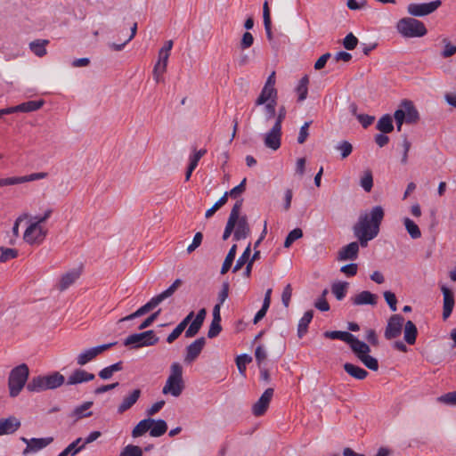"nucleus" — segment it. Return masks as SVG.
<instances>
[{
  "label": "nucleus",
  "mask_w": 456,
  "mask_h": 456,
  "mask_svg": "<svg viewBox=\"0 0 456 456\" xmlns=\"http://www.w3.org/2000/svg\"><path fill=\"white\" fill-rule=\"evenodd\" d=\"M384 216L381 206H375L360 214L358 221L353 227L354 235L358 239L359 246L367 247L368 242L378 236Z\"/></svg>",
  "instance_id": "f257e3e1"
},
{
  "label": "nucleus",
  "mask_w": 456,
  "mask_h": 456,
  "mask_svg": "<svg viewBox=\"0 0 456 456\" xmlns=\"http://www.w3.org/2000/svg\"><path fill=\"white\" fill-rule=\"evenodd\" d=\"M53 209L47 208L45 210L42 216H29V225L27 227L23 239L29 244L41 243L46 234L47 229H45L42 224L45 223L52 215Z\"/></svg>",
  "instance_id": "f03ea898"
},
{
  "label": "nucleus",
  "mask_w": 456,
  "mask_h": 456,
  "mask_svg": "<svg viewBox=\"0 0 456 456\" xmlns=\"http://www.w3.org/2000/svg\"><path fill=\"white\" fill-rule=\"evenodd\" d=\"M64 382V376L58 371H54L50 375L32 378L26 387L29 392H41L58 388L62 386Z\"/></svg>",
  "instance_id": "7ed1b4c3"
},
{
  "label": "nucleus",
  "mask_w": 456,
  "mask_h": 456,
  "mask_svg": "<svg viewBox=\"0 0 456 456\" xmlns=\"http://www.w3.org/2000/svg\"><path fill=\"white\" fill-rule=\"evenodd\" d=\"M396 29L401 36L407 38L421 37L428 33L425 24L413 17L400 19Z\"/></svg>",
  "instance_id": "20e7f679"
},
{
  "label": "nucleus",
  "mask_w": 456,
  "mask_h": 456,
  "mask_svg": "<svg viewBox=\"0 0 456 456\" xmlns=\"http://www.w3.org/2000/svg\"><path fill=\"white\" fill-rule=\"evenodd\" d=\"M184 388L183 380V367L179 362H173L170 366V374L163 387L164 395H171L178 397Z\"/></svg>",
  "instance_id": "39448f33"
},
{
  "label": "nucleus",
  "mask_w": 456,
  "mask_h": 456,
  "mask_svg": "<svg viewBox=\"0 0 456 456\" xmlns=\"http://www.w3.org/2000/svg\"><path fill=\"white\" fill-rule=\"evenodd\" d=\"M29 375V370L26 363H21L14 367L8 378V387L10 396L16 397L19 395Z\"/></svg>",
  "instance_id": "423d86ee"
},
{
  "label": "nucleus",
  "mask_w": 456,
  "mask_h": 456,
  "mask_svg": "<svg viewBox=\"0 0 456 456\" xmlns=\"http://www.w3.org/2000/svg\"><path fill=\"white\" fill-rule=\"evenodd\" d=\"M394 117L397 131H401L403 122L412 124L416 123L419 118L417 109L414 107L413 103L408 100L402 102L400 107L395 111Z\"/></svg>",
  "instance_id": "0eeeda50"
},
{
  "label": "nucleus",
  "mask_w": 456,
  "mask_h": 456,
  "mask_svg": "<svg viewBox=\"0 0 456 456\" xmlns=\"http://www.w3.org/2000/svg\"><path fill=\"white\" fill-rule=\"evenodd\" d=\"M159 338L156 336L153 330H146L141 333H134L126 337L124 340V346L132 348H140L156 345Z\"/></svg>",
  "instance_id": "6e6552de"
},
{
  "label": "nucleus",
  "mask_w": 456,
  "mask_h": 456,
  "mask_svg": "<svg viewBox=\"0 0 456 456\" xmlns=\"http://www.w3.org/2000/svg\"><path fill=\"white\" fill-rule=\"evenodd\" d=\"M359 344L360 346H353V353L368 369L374 371L378 370V360L369 354L370 352V346L363 341H360Z\"/></svg>",
  "instance_id": "1a4fd4ad"
},
{
  "label": "nucleus",
  "mask_w": 456,
  "mask_h": 456,
  "mask_svg": "<svg viewBox=\"0 0 456 456\" xmlns=\"http://www.w3.org/2000/svg\"><path fill=\"white\" fill-rule=\"evenodd\" d=\"M441 4V0L420 4L411 3L407 6V12L412 17H423L436 12Z\"/></svg>",
  "instance_id": "9d476101"
},
{
  "label": "nucleus",
  "mask_w": 456,
  "mask_h": 456,
  "mask_svg": "<svg viewBox=\"0 0 456 456\" xmlns=\"http://www.w3.org/2000/svg\"><path fill=\"white\" fill-rule=\"evenodd\" d=\"M117 342H112L109 344H103L97 346H94L91 348H87L77 354L76 361L77 364L79 366H84L96 358L99 354H102L104 351L110 349L113 346H115Z\"/></svg>",
  "instance_id": "9b49d317"
},
{
  "label": "nucleus",
  "mask_w": 456,
  "mask_h": 456,
  "mask_svg": "<svg viewBox=\"0 0 456 456\" xmlns=\"http://www.w3.org/2000/svg\"><path fill=\"white\" fill-rule=\"evenodd\" d=\"M404 324V318L401 314H393L387 322L385 330V338L391 340L398 338L402 333V329Z\"/></svg>",
  "instance_id": "f8f14e48"
},
{
  "label": "nucleus",
  "mask_w": 456,
  "mask_h": 456,
  "mask_svg": "<svg viewBox=\"0 0 456 456\" xmlns=\"http://www.w3.org/2000/svg\"><path fill=\"white\" fill-rule=\"evenodd\" d=\"M48 175L45 172H37L21 176H11L6 178H0V187L15 185L37 180L46 178Z\"/></svg>",
  "instance_id": "ddd939ff"
},
{
  "label": "nucleus",
  "mask_w": 456,
  "mask_h": 456,
  "mask_svg": "<svg viewBox=\"0 0 456 456\" xmlns=\"http://www.w3.org/2000/svg\"><path fill=\"white\" fill-rule=\"evenodd\" d=\"M264 144L266 148L277 151L281 145V128L273 124L272 128L263 134Z\"/></svg>",
  "instance_id": "4468645a"
},
{
  "label": "nucleus",
  "mask_w": 456,
  "mask_h": 456,
  "mask_svg": "<svg viewBox=\"0 0 456 456\" xmlns=\"http://www.w3.org/2000/svg\"><path fill=\"white\" fill-rule=\"evenodd\" d=\"M273 395V388H267L265 391L262 394L260 398L253 404L252 406V413L256 416H262L265 414L266 410L269 407L270 402Z\"/></svg>",
  "instance_id": "2eb2a0df"
},
{
  "label": "nucleus",
  "mask_w": 456,
  "mask_h": 456,
  "mask_svg": "<svg viewBox=\"0 0 456 456\" xmlns=\"http://www.w3.org/2000/svg\"><path fill=\"white\" fill-rule=\"evenodd\" d=\"M206 345V338L204 337L199 338L186 346V354L184 357V362L187 363H191L194 362L201 351L203 350Z\"/></svg>",
  "instance_id": "dca6fc26"
},
{
  "label": "nucleus",
  "mask_w": 456,
  "mask_h": 456,
  "mask_svg": "<svg viewBox=\"0 0 456 456\" xmlns=\"http://www.w3.org/2000/svg\"><path fill=\"white\" fill-rule=\"evenodd\" d=\"M323 336L326 338L330 339H339L350 346L351 350H353V346H360L359 340L356 337L351 334L348 331H341V330H333V331H325Z\"/></svg>",
  "instance_id": "f3484780"
},
{
  "label": "nucleus",
  "mask_w": 456,
  "mask_h": 456,
  "mask_svg": "<svg viewBox=\"0 0 456 456\" xmlns=\"http://www.w3.org/2000/svg\"><path fill=\"white\" fill-rule=\"evenodd\" d=\"M161 302H163V301L159 297V295H157V296L153 297L145 305H143L142 306L138 308L134 313H133L124 318H121L119 320V322L130 321L134 318L142 316V315L146 314L147 313H149L150 311H151L152 309H154L156 306H158Z\"/></svg>",
  "instance_id": "a211bd4d"
},
{
  "label": "nucleus",
  "mask_w": 456,
  "mask_h": 456,
  "mask_svg": "<svg viewBox=\"0 0 456 456\" xmlns=\"http://www.w3.org/2000/svg\"><path fill=\"white\" fill-rule=\"evenodd\" d=\"M441 290L444 296L443 319L446 320L452 314L454 307V294L450 289H448L444 285L441 286Z\"/></svg>",
  "instance_id": "6ab92c4d"
},
{
  "label": "nucleus",
  "mask_w": 456,
  "mask_h": 456,
  "mask_svg": "<svg viewBox=\"0 0 456 456\" xmlns=\"http://www.w3.org/2000/svg\"><path fill=\"white\" fill-rule=\"evenodd\" d=\"M95 378L94 374L87 372L83 369H76L68 378L66 384L68 386H73L94 380Z\"/></svg>",
  "instance_id": "aec40b11"
},
{
  "label": "nucleus",
  "mask_w": 456,
  "mask_h": 456,
  "mask_svg": "<svg viewBox=\"0 0 456 456\" xmlns=\"http://www.w3.org/2000/svg\"><path fill=\"white\" fill-rule=\"evenodd\" d=\"M359 244L353 241L340 248L338 254V261L355 260L358 257Z\"/></svg>",
  "instance_id": "412c9836"
},
{
  "label": "nucleus",
  "mask_w": 456,
  "mask_h": 456,
  "mask_svg": "<svg viewBox=\"0 0 456 456\" xmlns=\"http://www.w3.org/2000/svg\"><path fill=\"white\" fill-rule=\"evenodd\" d=\"M351 301L354 305H370L374 306L378 303V296L368 290H363L351 297Z\"/></svg>",
  "instance_id": "4be33fe9"
},
{
  "label": "nucleus",
  "mask_w": 456,
  "mask_h": 456,
  "mask_svg": "<svg viewBox=\"0 0 456 456\" xmlns=\"http://www.w3.org/2000/svg\"><path fill=\"white\" fill-rule=\"evenodd\" d=\"M234 229V240H240L246 239L249 235L250 228L248 224V219L246 216H241L240 219H238Z\"/></svg>",
  "instance_id": "5701e85b"
},
{
  "label": "nucleus",
  "mask_w": 456,
  "mask_h": 456,
  "mask_svg": "<svg viewBox=\"0 0 456 456\" xmlns=\"http://www.w3.org/2000/svg\"><path fill=\"white\" fill-rule=\"evenodd\" d=\"M93 403H94L92 401L83 403L81 405L75 407L69 414V417L73 419L74 422H77L83 418L91 417L93 412L88 410L92 407Z\"/></svg>",
  "instance_id": "b1692460"
},
{
  "label": "nucleus",
  "mask_w": 456,
  "mask_h": 456,
  "mask_svg": "<svg viewBox=\"0 0 456 456\" xmlns=\"http://www.w3.org/2000/svg\"><path fill=\"white\" fill-rule=\"evenodd\" d=\"M20 427V421L15 417L0 419V436L13 434Z\"/></svg>",
  "instance_id": "393cba45"
},
{
  "label": "nucleus",
  "mask_w": 456,
  "mask_h": 456,
  "mask_svg": "<svg viewBox=\"0 0 456 456\" xmlns=\"http://www.w3.org/2000/svg\"><path fill=\"white\" fill-rule=\"evenodd\" d=\"M194 317V312H190L185 318L174 329V330L167 336V342L168 344H172L175 339H177L183 331L189 325L192 318Z\"/></svg>",
  "instance_id": "a878e982"
},
{
  "label": "nucleus",
  "mask_w": 456,
  "mask_h": 456,
  "mask_svg": "<svg viewBox=\"0 0 456 456\" xmlns=\"http://www.w3.org/2000/svg\"><path fill=\"white\" fill-rule=\"evenodd\" d=\"M141 390L134 389L128 395L125 396L118 407V413L122 414L129 410L140 398Z\"/></svg>",
  "instance_id": "bb28decb"
},
{
  "label": "nucleus",
  "mask_w": 456,
  "mask_h": 456,
  "mask_svg": "<svg viewBox=\"0 0 456 456\" xmlns=\"http://www.w3.org/2000/svg\"><path fill=\"white\" fill-rule=\"evenodd\" d=\"M81 274V268L73 269L65 274H63L61 278L59 283L60 290L63 291L67 289L70 285H72Z\"/></svg>",
  "instance_id": "cd10ccee"
},
{
  "label": "nucleus",
  "mask_w": 456,
  "mask_h": 456,
  "mask_svg": "<svg viewBox=\"0 0 456 456\" xmlns=\"http://www.w3.org/2000/svg\"><path fill=\"white\" fill-rule=\"evenodd\" d=\"M276 98L277 90L275 87H268L264 86L259 96L256 100V105L259 106L269 102L276 101Z\"/></svg>",
  "instance_id": "c85d7f7f"
},
{
  "label": "nucleus",
  "mask_w": 456,
  "mask_h": 456,
  "mask_svg": "<svg viewBox=\"0 0 456 456\" xmlns=\"http://www.w3.org/2000/svg\"><path fill=\"white\" fill-rule=\"evenodd\" d=\"M343 367L348 375L359 380L366 379L369 374L366 370L350 362H346Z\"/></svg>",
  "instance_id": "c756f323"
},
{
  "label": "nucleus",
  "mask_w": 456,
  "mask_h": 456,
  "mask_svg": "<svg viewBox=\"0 0 456 456\" xmlns=\"http://www.w3.org/2000/svg\"><path fill=\"white\" fill-rule=\"evenodd\" d=\"M53 438L49 436V437H45V438H31L30 439V447H26L25 450L23 451V454H27L30 451H34V452H37L45 447H46L47 445H49L51 443H53Z\"/></svg>",
  "instance_id": "7c9ffc66"
},
{
  "label": "nucleus",
  "mask_w": 456,
  "mask_h": 456,
  "mask_svg": "<svg viewBox=\"0 0 456 456\" xmlns=\"http://www.w3.org/2000/svg\"><path fill=\"white\" fill-rule=\"evenodd\" d=\"M314 316V311L308 310L306 311L302 318L298 322L297 325V336L299 338H302L308 330V325L311 322Z\"/></svg>",
  "instance_id": "2f4dec72"
},
{
  "label": "nucleus",
  "mask_w": 456,
  "mask_h": 456,
  "mask_svg": "<svg viewBox=\"0 0 456 456\" xmlns=\"http://www.w3.org/2000/svg\"><path fill=\"white\" fill-rule=\"evenodd\" d=\"M403 223L404 224L405 230L412 240H417L421 237V231L419 225L411 218L403 217Z\"/></svg>",
  "instance_id": "473e14b6"
},
{
  "label": "nucleus",
  "mask_w": 456,
  "mask_h": 456,
  "mask_svg": "<svg viewBox=\"0 0 456 456\" xmlns=\"http://www.w3.org/2000/svg\"><path fill=\"white\" fill-rule=\"evenodd\" d=\"M404 340L409 345H414L418 335L416 325L411 321H407L404 324Z\"/></svg>",
  "instance_id": "72a5a7b5"
},
{
  "label": "nucleus",
  "mask_w": 456,
  "mask_h": 456,
  "mask_svg": "<svg viewBox=\"0 0 456 456\" xmlns=\"http://www.w3.org/2000/svg\"><path fill=\"white\" fill-rule=\"evenodd\" d=\"M153 419L147 418L144 419L134 428L132 430V436L133 437H139L144 435L147 431H150V428L152 426Z\"/></svg>",
  "instance_id": "f704fd0d"
},
{
  "label": "nucleus",
  "mask_w": 456,
  "mask_h": 456,
  "mask_svg": "<svg viewBox=\"0 0 456 456\" xmlns=\"http://www.w3.org/2000/svg\"><path fill=\"white\" fill-rule=\"evenodd\" d=\"M167 430V424L164 419H154L152 426L150 428V436L152 437H159L163 436Z\"/></svg>",
  "instance_id": "c9c22d12"
},
{
  "label": "nucleus",
  "mask_w": 456,
  "mask_h": 456,
  "mask_svg": "<svg viewBox=\"0 0 456 456\" xmlns=\"http://www.w3.org/2000/svg\"><path fill=\"white\" fill-rule=\"evenodd\" d=\"M376 127L384 134L392 132L394 129L392 117L388 114L382 116L379 119Z\"/></svg>",
  "instance_id": "e433bc0d"
},
{
  "label": "nucleus",
  "mask_w": 456,
  "mask_h": 456,
  "mask_svg": "<svg viewBox=\"0 0 456 456\" xmlns=\"http://www.w3.org/2000/svg\"><path fill=\"white\" fill-rule=\"evenodd\" d=\"M348 283L346 281H338L332 284L331 291L338 300H342L347 291Z\"/></svg>",
  "instance_id": "4c0bfd02"
},
{
  "label": "nucleus",
  "mask_w": 456,
  "mask_h": 456,
  "mask_svg": "<svg viewBox=\"0 0 456 456\" xmlns=\"http://www.w3.org/2000/svg\"><path fill=\"white\" fill-rule=\"evenodd\" d=\"M47 44V40H36L29 44V48L35 55L37 57H43L46 54L45 46Z\"/></svg>",
  "instance_id": "58836bf2"
},
{
  "label": "nucleus",
  "mask_w": 456,
  "mask_h": 456,
  "mask_svg": "<svg viewBox=\"0 0 456 456\" xmlns=\"http://www.w3.org/2000/svg\"><path fill=\"white\" fill-rule=\"evenodd\" d=\"M45 104L44 100L28 101L20 105V112H33L41 109Z\"/></svg>",
  "instance_id": "ea45409f"
},
{
  "label": "nucleus",
  "mask_w": 456,
  "mask_h": 456,
  "mask_svg": "<svg viewBox=\"0 0 456 456\" xmlns=\"http://www.w3.org/2000/svg\"><path fill=\"white\" fill-rule=\"evenodd\" d=\"M237 245H232L230 248L221 268V274H225L232 265L236 256Z\"/></svg>",
  "instance_id": "a19ab883"
},
{
  "label": "nucleus",
  "mask_w": 456,
  "mask_h": 456,
  "mask_svg": "<svg viewBox=\"0 0 456 456\" xmlns=\"http://www.w3.org/2000/svg\"><path fill=\"white\" fill-rule=\"evenodd\" d=\"M308 83H309V78L307 76H304L298 82L296 91L298 95V101H300V102L305 100L307 97Z\"/></svg>",
  "instance_id": "79ce46f5"
},
{
  "label": "nucleus",
  "mask_w": 456,
  "mask_h": 456,
  "mask_svg": "<svg viewBox=\"0 0 456 456\" xmlns=\"http://www.w3.org/2000/svg\"><path fill=\"white\" fill-rule=\"evenodd\" d=\"M136 31H137V23H134V25L131 27V33H130L129 37L121 44L109 43L108 44L109 48L113 51H117V52L122 51L125 48L126 45L134 37V36L136 35Z\"/></svg>",
  "instance_id": "37998d69"
},
{
  "label": "nucleus",
  "mask_w": 456,
  "mask_h": 456,
  "mask_svg": "<svg viewBox=\"0 0 456 456\" xmlns=\"http://www.w3.org/2000/svg\"><path fill=\"white\" fill-rule=\"evenodd\" d=\"M250 253H251L250 244H248V247L246 248V249L244 250V252L242 253V255L236 261V264L232 269V273H237L239 270H240L242 268V266L245 264L248 263Z\"/></svg>",
  "instance_id": "c03bdc74"
},
{
  "label": "nucleus",
  "mask_w": 456,
  "mask_h": 456,
  "mask_svg": "<svg viewBox=\"0 0 456 456\" xmlns=\"http://www.w3.org/2000/svg\"><path fill=\"white\" fill-rule=\"evenodd\" d=\"M252 362V357L247 354H242L236 358V365L242 376L246 373V365Z\"/></svg>",
  "instance_id": "a18cd8bd"
},
{
  "label": "nucleus",
  "mask_w": 456,
  "mask_h": 456,
  "mask_svg": "<svg viewBox=\"0 0 456 456\" xmlns=\"http://www.w3.org/2000/svg\"><path fill=\"white\" fill-rule=\"evenodd\" d=\"M182 284L183 281L181 279H176L167 289L159 294V297L162 301H164L170 297Z\"/></svg>",
  "instance_id": "49530a36"
},
{
  "label": "nucleus",
  "mask_w": 456,
  "mask_h": 456,
  "mask_svg": "<svg viewBox=\"0 0 456 456\" xmlns=\"http://www.w3.org/2000/svg\"><path fill=\"white\" fill-rule=\"evenodd\" d=\"M360 185L362 188L366 191H370L373 185V178L372 174L370 170H366L363 172L362 176L360 180Z\"/></svg>",
  "instance_id": "de8ad7c7"
},
{
  "label": "nucleus",
  "mask_w": 456,
  "mask_h": 456,
  "mask_svg": "<svg viewBox=\"0 0 456 456\" xmlns=\"http://www.w3.org/2000/svg\"><path fill=\"white\" fill-rule=\"evenodd\" d=\"M302 236H303V232L300 228L293 229L287 235L285 241H284V247L289 248L295 240L300 239Z\"/></svg>",
  "instance_id": "09e8293b"
},
{
  "label": "nucleus",
  "mask_w": 456,
  "mask_h": 456,
  "mask_svg": "<svg viewBox=\"0 0 456 456\" xmlns=\"http://www.w3.org/2000/svg\"><path fill=\"white\" fill-rule=\"evenodd\" d=\"M336 149L340 152L341 158L346 159L352 153L353 146L349 142L342 141L337 144Z\"/></svg>",
  "instance_id": "8fccbe9b"
},
{
  "label": "nucleus",
  "mask_w": 456,
  "mask_h": 456,
  "mask_svg": "<svg viewBox=\"0 0 456 456\" xmlns=\"http://www.w3.org/2000/svg\"><path fill=\"white\" fill-rule=\"evenodd\" d=\"M207 150L201 149L200 151H195L193 154H191L189 158V167L191 170H194L200 159L206 154Z\"/></svg>",
  "instance_id": "3c124183"
},
{
  "label": "nucleus",
  "mask_w": 456,
  "mask_h": 456,
  "mask_svg": "<svg viewBox=\"0 0 456 456\" xmlns=\"http://www.w3.org/2000/svg\"><path fill=\"white\" fill-rule=\"evenodd\" d=\"M82 442V438L78 437L71 444H69L64 451L67 452L68 454H71L72 456L76 455L79 452H81L85 448V444H82L80 446L77 445Z\"/></svg>",
  "instance_id": "603ef678"
},
{
  "label": "nucleus",
  "mask_w": 456,
  "mask_h": 456,
  "mask_svg": "<svg viewBox=\"0 0 456 456\" xmlns=\"http://www.w3.org/2000/svg\"><path fill=\"white\" fill-rule=\"evenodd\" d=\"M142 450L133 444L126 445L120 452L119 456H142Z\"/></svg>",
  "instance_id": "864d4df0"
},
{
  "label": "nucleus",
  "mask_w": 456,
  "mask_h": 456,
  "mask_svg": "<svg viewBox=\"0 0 456 456\" xmlns=\"http://www.w3.org/2000/svg\"><path fill=\"white\" fill-rule=\"evenodd\" d=\"M245 182L246 179H244L239 185L232 189L229 192L226 191L219 200H227L228 196L232 198L239 197L245 190Z\"/></svg>",
  "instance_id": "5fc2aeb1"
},
{
  "label": "nucleus",
  "mask_w": 456,
  "mask_h": 456,
  "mask_svg": "<svg viewBox=\"0 0 456 456\" xmlns=\"http://www.w3.org/2000/svg\"><path fill=\"white\" fill-rule=\"evenodd\" d=\"M202 324L192 318L190 326L185 330V338H190L195 337L199 333Z\"/></svg>",
  "instance_id": "6e6d98bb"
},
{
  "label": "nucleus",
  "mask_w": 456,
  "mask_h": 456,
  "mask_svg": "<svg viewBox=\"0 0 456 456\" xmlns=\"http://www.w3.org/2000/svg\"><path fill=\"white\" fill-rule=\"evenodd\" d=\"M444 43V50L441 53V55L444 58H448L456 53V45H452L447 38L443 39Z\"/></svg>",
  "instance_id": "4d7b16f0"
},
{
  "label": "nucleus",
  "mask_w": 456,
  "mask_h": 456,
  "mask_svg": "<svg viewBox=\"0 0 456 456\" xmlns=\"http://www.w3.org/2000/svg\"><path fill=\"white\" fill-rule=\"evenodd\" d=\"M18 256V251L14 248H0V261L6 262Z\"/></svg>",
  "instance_id": "13d9d810"
},
{
  "label": "nucleus",
  "mask_w": 456,
  "mask_h": 456,
  "mask_svg": "<svg viewBox=\"0 0 456 456\" xmlns=\"http://www.w3.org/2000/svg\"><path fill=\"white\" fill-rule=\"evenodd\" d=\"M255 358L258 367L265 366V362L267 358V354L263 346L260 345L256 348Z\"/></svg>",
  "instance_id": "bf43d9fd"
},
{
  "label": "nucleus",
  "mask_w": 456,
  "mask_h": 456,
  "mask_svg": "<svg viewBox=\"0 0 456 456\" xmlns=\"http://www.w3.org/2000/svg\"><path fill=\"white\" fill-rule=\"evenodd\" d=\"M437 401L448 405H456V390L439 396Z\"/></svg>",
  "instance_id": "052dcab7"
},
{
  "label": "nucleus",
  "mask_w": 456,
  "mask_h": 456,
  "mask_svg": "<svg viewBox=\"0 0 456 456\" xmlns=\"http://www.w3.org/2000/svg\"><path fill=\"white\" fill-rule=\"evenodd\" d=\"M222 330L221 321H212L209 330L208 331V337L214 338L219 335Z\"/></svg>",
  "instance_id": "680f3d73"
},
{
  "label": "nucleus",
  "mask_w": 456,
  "mask_h": 456,
  "mask_svg": "<svg viewBox=\"0 0 456 456\" xmlns=\"http://www.w3.org/2000/svg\"><path fill=\"white\" fill-rule=\"evenodd\" d=\"M384 298H385L387 304L388 305L389 308L391 309V311L395 312L397 309L396 308L397 299H396L395 293L388 291V290L385 291Z\"/></svg>",
  "instance_id": "e2e57ef3"
},
{
  "label": "nucleus",
  "mask_w": 456,
  "mask_h": 456,
  "mask_svg": "<svg viewBox=\"0 0 456 456\" xmlns=\"http://www.w3.org/2000/svg\"><path fill=\"white\" fill-rule=\"evenodd\" d=\"M358 44V39L352 33L346 36L343 40V45L347 50H354Z\"/></svg>",
  "instance_id": "0e129e2a"
},
{
  "label": "nucleus",
  "mask_w": 456,
  "mask_h": 456,
  "mask_svg": "<svg viewBox=\"0 0 456 456\" xmlns=\"http://www.w3.org/2000/svg\"><path fill=\"white\" fill-rule=\"evenodd\" d=\"M292 297V286L291 284H287L281 294V302L285 307H288L290 303V299Z\"/></svg>",
  "instance_id": "69168bd1"
},
{
  "label": "nucleus",
  "mask_w": 456,
  "mask_h": 456,
  "mask_svg": "<svg viewBox=\"0 0 456 456\" xmlns=\"http://www.w3.org/2000/svg\"><path fill=\"white\" fill-rule=\"evenodd\" d=\"M311 125V121H306L304 123V125L300 127V130H299V134H298V136H297V142L302 144L304 143L308 135H309V133H308V129H309V126Z\"/></svg>",
  "instance_id": "338daca9"
},
{
  "label": "nucleus",
  "mask_w": 456,
  "mask_h": 456,
  "mask_svg": "<svg viewBox=\"0 0 456 456\" xmlns=\"http://www.w3.org/2000/svg\"><path fill=\"white\" fill-rule=\"evenodd\" d=\"M202 240H203V235L200 232H197L194 237H193V240H192V242L188 246L187 248V253L188 254H191L192 253L196 248H198L201 242H202Z\"/></svg>",
  "instance_id": "774afa93"
}]
</instances>
